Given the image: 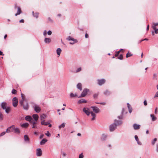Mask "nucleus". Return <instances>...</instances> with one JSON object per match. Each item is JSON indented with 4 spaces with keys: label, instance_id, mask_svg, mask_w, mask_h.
Instances as JSON below:
<instances>
[{
    "label": "nucleus",
    "instance_id": "1",
    "mask_svg": "<svg viewBox=\"0 0 158 158\" xmlns=\"http://www.w3.org/2000/svg\"><path fill=\"white\" fill-rule=\"evenodd\" d=\"M21 95L22 100L19 101V103L21 106H23V108L24 110H27L29 108L28 103L26 101L24 95L21 94Z\"/></svg>",
    "mask_w": 158,
    "mask_h": 158
},
{
    "label": "nucleus",
    "instance_id": "2",
    "mask_svg": "<svg viewBox=\"0 0 158 158\" xmlns=\"http://www.w3.org/2000/svg\"><path fill=\"white\" fill-rule=\"evenodd\" d=\"M1 107L4 110H5V112L7 113H8L10 110V108L9 107H7V103L5 102H2L1 104Z\"/></svg>",
    "mask_w": 158,
    "mask_h": 158
},
{
    "label": "nucleus",
    "instance_id": "3",
    "mask_svg": "<svg viewBox=\"0 0 158 158\" xmlns=\"http://www.w3.org/2000/svg\"><path fill=\"white\" fill-rule=\"evenodd\" d=\"M67 40L69 41H73V42H70L69 44H73L77 42V40L74 39L70 36H69L67 38Z\"/></svg>",
    "mask_w": 158,
    "mask_h": 158
},
{
    "label": "nucleus",
    "instance_id": "4",
    "mask_svg": "<svg viewBox=\"0 0 158 158\" xmlns=\"http://www.w3.org/2000/svg\"><path fill=\"white\" fill-rule=\"evenodd\" d=\"M12 104L13 106L15 107H16L18 104V99L16 97H14L12 99Z\"/></svg>",
    "mask_w": 158,
    "mask_h": 158
},
{
    "label": "nucleus",
    "instance_id": "5",
    "mask_svg": "<svg viewBox=\"0 0 158 158\" xmlns=\"http://www.w3.org/2000/svg\"><path fill=\"white\" fill-rule=\"evenodd\" d=\"M89 91V90L88 89H85L83 90L79 97H85L87 94V92Z\"/></svg>",
    "mask_w": 158,
    "mask_h": 158
},
{
    "label": "nucleus",
    "instance_id": "6",
    "mask_svg": "<svg viewBox=\"0 0 158 158\" xmlns=\"http://www.w3.org/2000/svg\"><path fill=\"white\" fill-rule=\"evenodd\" d=\"M116 127V125L115 124H112L110 126V131H114Z\"/></svg>",
    "mask_w": 158,
    "mask_h": 158
},
{
    "label": "nucleus",
    "instance_id": "7",
    "mask_svg": "<svg viewBox=\"0 0 158 158\" xmlns=\"http://www.w3.org/2000/svg\"><path fill=\"white\" fill-rule=\"evenodd\" d=\"M36 155L38 156H40L42 155V151L40 148H38L36 149Z\"/></svg>",
    "mask_w": 158,
    "mask_h": 158
},
{
    "label": "nucleus",
    "instance_id": "8",
    "mask_svg": "<svg viewBox=\"0 0 158 158\" xmlns=\"http://www.w3.org/2000/svg\"><path fill=\"white\" fill-rule=\"evenodd\" d=\"M83 111L87 115H89L90 112L89 111V109L84 107L83 109Z\"/></svg>",
    "mask_w": 158,
    "mask_h": 158
},
{
    "label": "nucleus",
    "instance_id": "9",
    "mask_svg": "<svg viewBox=\"0 0 158 158\" xmlns=\"http://www.w3.org/2000/svg\"><path fill=\"white\" fill-rule=\"evenodd\" d=\"M34 108L35 110L37 113H39L40 111V107L37 105H35L34 106Z\"/></svg>",
    "mask_w": 158,
    "mask_h": 158
},
{
    "label": "nucleus",
    "instance_id": "10",
    "mask_svg": "<svg viewBox=\"0 0 158 158\" xmlns=\"http://www.w3.org/2000/svg\"><path fill=\"white\" fill-rule=\"evenodd\" d=\"M14 125H12L8 128L7 129L6 131L7 132H12L14 131Z\"/></svg>",
    "mask_w": 158,
    "mask_h": 158
},
{
    "label": "nucleus",
    "instance_id": "11",
    "mask_svg": "<svg viewBox=\"0 0 158 158\" xmlns=\"http://www.w3.org/2000/svg\"><path fill=\"white\" fill-rule=\"evenodd\" d=\"M91 108H92L93 111L96 113H98L99 111V109L96 106H92Z\"/></svg>",
    "mask_w": 158,
    "mask_h": 158
},
{
    "label": "nucleus",
    "instance_id": "12",
    "mask_svg": "<svg viewBox=\"0 0 158 158\" xmlns=\"http://www.w3.org/2000/svg\"><path fill=\"white\" fill-rule=\"evenodd\" d=\"M98 84L100 85H101L104 84L105 82V80L104 79L98 80Z\"/></svg>",
    "mask_w": 158,
    "mask_h": 158
},
{
    "label": "nucleus",
    "instance_id": "13",
    "mask_svg": "<svg viewBox=\"0 0 158 158\" xmlns=\"http://www.w3.org/2000/svg\"><path fill=\"white\" fill-rule=\"evenodd\" d=\"M140 125H138L137 124H134L133 125V127L134 129L138 130L139 129Z\"/></svg>",
    "mask_w": 158,
    "mask_h": 158
},
{
    "label": "nucleus",
    "instance_id": "14",
    "mask_svg": "<svg viewBox=\"0 0 158 158\" xmlns=\"http://www.w3.org/2000/svg\"><path fill=\"white\" fill-rule=\"evenodd\" d=\"M25 119L27 121H28L30 122H31V120H32V118L31 116H29V115H27V116L25 117Z\"/></svg>",
    "mask_w": 158,
    "mask_h": 158
},
{
    "label": "nucleus",
    "instance_id": "15",
    "mask_svg": "<svg viewBox=\"0 0 158 158\" xmlns=\"http://www.w3.org/2000/svg\"><path fill=\"white\" fill-rule=\"evenodd\" d=\"M32 117L35 121H38V120L39 118V116L37 114H33V115H32Z\"/></svg>",
    "mask_w": 158,
    "mask_h": 158
},
{
    "label": "nucleus",
    "instance_id": "16",
    "mask_svg": "<svg viewBox=\"0 0 158 158\" xmlns=\"http://www.w3.org/2000/svg\"><path fill=\"white\" fill-rule=\"evenodd\" d=\"M87 102V101L83 99H81L79 100L78 101V103L79 104H81V103H85Z\"/></svg>",
    "mask_w": 158,
    "mask_h": 158
},
{
    "label": "nucleus",
    "instance_id": "17",
    "mask_svg": "<svg viewBox=\"0 0 158 158\" xmlns=\"http://www.w3.org/2000/svg\"><path fill=\"white\" fill-rule=\"evenodd\" d=\"M150 117L152 118V120L153 121L156 120L157 119L156 117L153 114H150Z\"/></svg>",
    "mask_w": 158,
    "mask_h": 158
},
{
    "label": "nucleus",
    "instance_id": "18",
    "mask_svg": "<svg viewBox=\"0 0 158 158\" xmlns=\"http://www.w3.org/2000/svg\"><path fill=\"white\" fill-rule=\"evenodd\" d=\"M61 52V50L60 48H58L56 50V53L57 55L58 56V57L60 55V53Z\"/></svg>",
    "mask_w": 158,
    "mask_h": 158
},
{
    "label": "nucleus",
    "instance_id": "19",
    "mask_svg": "<svg viewBox=\"0 0 158 158\" xmlns=\"http://www.w3.org/2000/svg\"><path fill=\"white\" fill-rule=\"evenodd\" d=\"M14 132L16 133H20V130L19 128H15V126H14Z\"/></svg>",
    "mask_w": 158,
    "mask_h": 158
},
{
    "label": "nucleus",
    "instance_id": "20",
    "mask_svg": "<svg viewBox=\"0 0 158 158\" xmlns=\"http://www.w3.org/2000/svg\"><path fill=\"white\" fill-rule=\"evenodd\" d=\"M91 116L92 117V118H91L92 120H94L95 119V118L96 117V114H94L93 112H90Z\"/></svg>",
    "mask_w": 158,
    "mask_h": 158
},
{
    "label": "nucleus",
    "instance_id": "21",
    "mask_svg": "<svg viewBox=\"0 0 158 158\" xmlns=\"http://www.w3.org/2000/svg\"><path fill=\"white\" fill-rule=\"evenodd\" d=\"M47 141V140L46 139H43L40 142V144L41 145L44 144Z\"/></svg>",
    "mask_w": 158,
    "mask_h": 158
},
{
    "label": "nucleus",
    "instance_id": "22",
    "mask_svg": "<svg viewBox=\"0 0 158 158\" xmlns=\"http://www.w3.org/2000/svg\"><path fill=\"white\" fill-rule=\"evenodd\" d=\"M24 140L25 141L29 142V139L27 135H24Z\"/></svg>",
    "mask_w": 158,
    "mask_h": 158
},
{
    "label": "nucleus",
    "instance_id": "23",
    "mask_svg": "<svg viewBox=\"0 0 158 158\" xmlns=\"http://www.w3.org/2000/svg\"><path fill=\"white\" fill-rule=\"evenodd\" d=\"M41 123L42 125H44L46 126L47 125L49 124V123L48 122H45L44 120L41 121Z\"/></svg>",
    "mask_w": 158,
    "mask_h": 158
},
{
    "label": "nucleus",
    "instance_id": "24",
    "mask_svg": "<svg viewBox=\"0 0 158 158\" xmlns=\"http://www.w3.org/2000/svg\"><path fill=\"white\" fill-rule=\"evenodd\" d=\"M51 41V39L49 38H46L44 39V42L46 43H49Z\"/></svg>",
    "mask_w": 158,
    "mask_h": 158
},
{
    "label": "nucleus",
    "instance_id": "25",
    "mask_svg": "<svg viewBox=\"0 0 158 158\" xmlns=\"http://www.w3.org/2000/svg\"><path fill=\"white\" fill-rule=\"evenodd\" d=\"M46 115L44 114H43L40 116V119L42 121L44 120V119L46 118Z\"/></svg>",
    "mask_w": 158,
    "mask_h": 158
},
{
    "label": "nucleus",
    "instance_id": "26",
    "mask_svg": "<svg viewBox=\"0 0 158 158\" xmlns=\"http://www.w3.org/2000/svg\"><path fill=\"white\" fill-rule=\"evenodd\" d=\"M77 88L80 90H82V85L80 83H78L77 85Z\"/></svg>",
    "mask_w": 158,
    "mask_h": 158
},
{
    "label": "nucleus",
    "instance_id": "27",
    "mask_svg": "<svg viewBox=\"0 0 158 158\" xmlns=\"http://www.w3.org/2000/svg\"><path fill=\"white\" fill-rule=\"evenodd\" d=\"M122 123V122L120 121H118L116 120H115V124L117 125H121Z\"/></svg>",
    "mask_w": 158,
    "mask_h": 158
},
{
    "label": "nucleus",
    "instance_id": "28",
    "mask_svg": "<svg viewBox=\"0 0 158 158\" xmlns=\"http://www.w3.org/2000/svg\"><path fill=\"white\" fill-rule=\"evenodd\" d=\"M21 12V9L19 7L18 8V11L17 13L15 14V16H17L18 15H19Z\"/></svg>",
    "mask_w": 158,
    "mask_h": 158
},
{
    "label": "nucleus",
    "instance_id": "29",
    "mask_svg": "<svg viewBox=\"0 0 158 158\" xmlns=\"http://www.w3.org/2000/svg\"><path fill=\"white\" fill-rule=\"evenodd\" d=\"M28 123H25L21 125L22 127H27L28 126Z\"/></svg>",
    "mask_w": 158,
    "mask_h": 158
},
{
    "label": "nucleus",
    "instance_id": "30",
    "mask_svg": "<svg viewBox=\"0 0 158 158\" xmlns=\"http://www.w3.org/2000/svg\"><path fill=\"white\" fill-rule=\"evenodd\" d=\"M32 14L33 15V16L35 17H36V18H38V15L39 14L38 13H35V14H34V12L33 11L32 12Z\"/></svg>",
    "mask_w": 158,
    "mask_h": 158
},
{
    "label": "nucleus",
    "instance_id": "31",
    "mask_svg": "<svg viewBox=\"0 0 158 158\" xmlns=\"http://www.w3.org/2000/svg\"><path fill=\"white\" fill-rule=\"evenodd\" d=\"M65 126V123H63L61 125L59 126V129H61V128H64Z\"/></svg>",
    "mask_w": 158,
    "mask_h": 158
},
{
    "label": "nucleus",
    "instance_id": "32",
    "mask_svg": "<svg viewBox=\"0 0 158 158\" xmlns=\"http://www.w3.org/2000/svg\"><path fill=\"white\" fill-rule=\"evenodd\" d=\"M153 25L152 26V27L153 29H155L156 26L158 25V23H153Z\"/></svg>",
    "mask_w": 158,
    "mask_h": 158
},
{
    "label": "nucleus",
    "instance_id": "33",
    "mask_svg": "<svg viewBox=\"0 0 158 158\" xmlns=\"http://www.w3.org/2000/svg\"><path fill=\"white\" fill-rule=\"evenodd\" d=\"M104 94L106 95H109L110 94V92L107 90H106L104 92Z\"/></svg>",
    "mask_w": 158,
    "mask_h": 158
},
{
    "label": "nucleus",
    "instance_id": "34",
    "mask_svg": "<svg viewBox=\"0 0 158 158\" xmlns=\"http://www.w3.org/2000/svg\"><path fill=\"white\" fill-rule=\"evenodd\" d=\"M37 121H33V119L31 120L30 123L33 124V125H35L37 124Z\"/></svg>",
    "mask_w": 158,
    "mask_h": 158
},
{
    "label": "nucleus",
    "instance_id": "35",
    "mask_svg": "<svg viewBox=\"0 0 158 158\" xmlns=\"http://www.w3.org/2000/svg\"><path fill=\"white\" fill-rule=\"evenodd\" d=\"M132 55V54H131V53H129L128 52L126 54V57L127 58L128 57L131 56Z\"/></svg>",
    "mask_w": 158,
    "mask_h": 158
},
{
    "label": "nucleus",
    "instance_id": "36",
    "mask_svg": "<svg viewBox=\"0 0 158 158\" xmlns=\"http://www.w3.org/2000/svg\"><path fill=\"white\" fill-rule=\"evenodd\" d=\"M157 75L156 74L154 73V74H153V79H155V80H156L157 79Z\"/></svg>",
    "mask_w": 158,
    "mask_h": 158
},
{
    "label": "nucleus",
    "instance_id": "37",
    "mask_svg": "<svg viewBox=\"0 0 158 158\" xmlns=\"http://www.w3.org/2000/svg\"><path fill=\"white\" fill-rule=\"evenodd\" d=\"M81 70V68L80 67L77 68L76 71V73H77L80 72Z\"/></svg>",
    "mask_w": 158,
    "mask_h": 158
},
{
    "label": "nucleus",
    "instance_id": "38",
    "mask_svg": "<svg viewBox=\"0 0 158 158\" xmlns=\"http://www.w3.org/2000/svg\"><path fill=\"white\" fill-rule=\"evenodd\" d=\"M3 119V115L1 112H0V120H2Z\"/></svg>",
    "mask_w": 158,
    "mask_h": 158
},
{
    "label": "nucleus",
    "instance_id": "39",
    "mask_svg": "<svg viewBox=\"0 0 158 158\" xmlns=\"http://www.w3.org/2000/svg\"><path fill=\"white\" fill-rule=\"evenodd\" d=\"M156 140L157 139L156 138H155L153 140V141L152 142V144L153 145H154L155 144Z\"/></svg>",
    "mask_w": 158,
    "mask_h": 158
},
{
    "label": "nucleus",
    "instance_id": "40",
    "mask_svg": "<svg viewBox=\"0 0 158 158\" xmlns=\"http://www.w3.org/2000/svg\"><path fill=\"white\" fill-rule=\"evenodd\" d=\"M77 96V95L76 94H73L72 93H71L70 94V96L71 97H75V96Z\"/></svg>",
    "mask_w": 158,
    "mask_h": 158
},
{
    "label": "nucleus",
    "instance_id": "41",
    "mask_svg": "<svg viewBox=\"0 0 158 158\" xmlns=\"http://www.w3.org/2000/svg\"><path fill=\"white\" fill-rule=\"evenodd\" d=\"M17 91L14 89H13L12 91V93L13 94H15L16 93Z\"/></svg>",
    "mask_w": 158,
    "mask_h": 158
},
{
    "label": "nucleus",
    "instance_id": "42",
    "mask_svg": "<svg viewBox=\"0 0 158 158\" xmlns=\"http://www.w3.org/2000/svg\"><path fill=\"white\" fill-rule=\"evenodd\" d=\"M45 135L48 137H49L51 135V134L50 133V132L48 131H47V133L45 134Z\"/></svg>",
    "mask_w": 158,
    "mask_h": 158
},
{
    "label": "nucleus",
    "instance_id": "43",
    "mask_svg": "<svg viewBox=\"0 0 158 158\" xmlns=\"http://www.w3.org/2000/svg\"><path fill=\"white\" fill-rule=\"evenodd\" d=\"M123 56L122 55H120V56L118 57V58L120 60H122L123 59Z\"/></svg>",
    "mask_w": 158,
    "mask_h": 158
},
{
    "label": "nucleus",
    "instance_id": "44",
    "mask_svg": "<svg viewBox=\"0 0 158 158\" xmlns=\"http://www.w3.org/2000/svg\"><path fill=\"white\" fill-rule=\"evenodd\" d=\"M5 133H6L5 131H4V132H2L0 134V136H2L4 135L5 134Z\"/></svg>",
    "mask_w": 158,
    "mask_h": 158
},
{
    "label": "nucleus",
    "instance_id": "45",
    "mask_svg": "<svg viewBox=\"0 0 158 158\" xmlns=\"http://www.w3.org/2000/svg\"><path fill=\"white\" fill-rule=\"evenodd\" d=\"M106 137V136L105 135H103L102 136V139H105Z\"/></svg>",
    "mask_w": 158,
    "mask_h": 158
},
{
    "label": "nucleus",
    "instance_id": "46",
    "mask_svg": "<svg viewBox=\"0 0 158 158\" xmlns=\"http://www.w3.org/2000/svg\"><path fill=\"white\" fill-rule=\"evenodd\" d=\"M120 52V50L118 51V52H117L116 54H115V57H116L117 56H118V54H119V52Z\"/></svg>",
    "mask_w": 158,
    "mask_h": 158
},
{
    "label": "nucleus",
    "instance_id": "47",
    "mask_svg": "<svg viewBox=\"0 0 158 158\" xmlns=\"http://www.w3.org/2000/svg\"><path fill=\"white\" fill-rule=\"evenodd\" d=\"M158 97V91L155 94L154 98Z\"/></svg>",
    "mask_w": 158,
    "mask_h": 158
},
{
    "label": "nucleus",
    "instance_id": "48",
    "mask_svg": "<svg viewBox=\"0 0 158 158\" xmlns=\"http://www.w3.org/2000/svg\"><path fill=\"white\" fill-rule=\"evenodd\" d=\"M155 30V32L156 34H157L158 33V29H156V27L155 29H153Z\"/></svg>",
    "mask_w": 158,
    "mask_h": 158
},
{
    "label": "nucleus",
    "instance_id": "49",
    "mask_svg": "<svg viewBox=\"0 0 158 158\" xmlns=\"http://www.w3.org/2000/svg\"><path fill=\"white\" fill-rule=\"evenodd\" d=\"M83 155L82 153H81V154H80L79 158H83Z\"/></svg>",
    "mask_w": 158,
    "mask_h": 158
},
{
    "label": "nucleus",
    "instance_id": "50",
    "mask_svg": "<svg viewBox=\"0 0 158 158\" xmlns=\"http://www.w3.org/2000/svg\"><path fill=\"white\" fill-rule=\"evenodd\" d=\"M130 113H131L132 111V109L131 107L128 109Z\"/></svg>",
    "mask_w": 158,
    "mask_h": 158
},
{
    "label": "nucleus",
    "instance_id": "51",
    "mask_svg": "<svg viewBox=\"0 0 158 158\" xmlns=\"http://www.w3.org/2000/svg\"><path fill=\"white\" fill-rule=\"evenodd\" d=\"M135 139L137 141H138L139 140L138 136L137 135H135Z\"/></svg>",
    "mask_w": 158,
    "mask_h": 158
},
{
    "label": "nucleus",
    "instance_id": "52",
    "mask_svg": "<svg viewBox=\"0 0 158 158\" xmlns=\"http://www.w3.org/2000/svg\"><path fill=\"white\" fill-rule=\"evenodd\" d=\"M52 33V31H49L48 32V35H51Z\"/></svg>",
    "mask_w": 158,
    "mask_h": 158
},
{
    "label": "nucleus",
    "instance_id": "53",
    "mask_svg": "<svg viewBox=\"0 0 158 158\" xmlns=\"http://www.w3.org/2000/svg\"><path fill=\"white\" fill-rule=\"evenodd\" d=\"M145 106H146L147 105V103L146 100H144L143 102Z\"/></svg>",
    "mask_w": 158,
    "mask_h": 158
},
{
    "label": "nucleus",
    "instance_id": "54",
    "mask_svg": "<svg viewBox=\"0 0 158 158\" xmlns=\"http://www.w3.org/2000/svg\"><path fill=\"white\" fill-rule=\"evenodd\" d=\"M157 108L156 107V108L155 110V113L156 114L157 113Z\"/></svg>",
    "mask_w": 158,
    "mask_h": 158
},
{
    "label": "nucleus",
    "instance_id": "55",
    "mask_svg": "<svg viewBox=\"0 0 158 158\" xmlns=\"http://www.w3.org/2000/svg\"><path fill=\"white\" fill-rule=\"evenodd\" d=\"M127 107H128V109L130 108H131V105H130V104L129 103H127Z\"/></svg>",
    "mask_w": 158,
    "mask_h": 158
},
{
    "label": "nucleus",
    "instance_id": "56",
    "mask_svg": "<svg viewBox=\"0 0 158 158\" xmlns=\"http://www.w3.org/2000/svg\"><path fill=\"white\" fill-rule=\"evenodd\" d=\"M44 136V135L43 134H42V135H41L40 136V139H42V138H43Z\"/></svg>",
    "mask_w": 158,
    "mask_h": 158
},
{
    "label": "nucleus",
    "instance_id": "57",
    "mask_svg": "<svg viewBox=\"0 0 158 158\" xmlns=\"http://www.w3.org/2000/svg\"><path fill=\"white\" fill-rule=\"evenodd\" d=\"M32 128H37V126L36 125H33V126H32Z\"/></svg>",
    "mask_w": 158,
    "mask_h": 158
},
{
    "label": "nucleus",
    "instance_id": "58",
    "mask_svg": "<svg viewBox=\"0 0 158 158\" xmlns=\"http://www.w3.org/2000/svg\"><path fill=\"white\" fill-rule=\"evenodd\" d=\"M20 23H24V20L23 19H21L19 21Z\"/></svg>",
    "mask_w": 158,
    "mask_h": 158
},
{
    "label": "nucleus",
    "instance_id": "59",
    "mask_svg": "<svg viewBox=\"0 0 158 158\" xmlns=\"http://www.w3.org/2000/svg\"><path fill=\"white\" fill-rule=\"evenodd\" d=\"M98 94H95L94 96V98H96L97 96H98Z\"/></svg>",
    "mask_w": 158,
    "mask_h": 158
},
{
    "label": "nucleus",
    "instance_id": "60",
    "mask_svg": "<svg viewBox=\"0 0 158 158\" xmlns=\"http://www.w3.org/2000/svg\"><path fill=\"white\" fill-rule=\"evenodd\" d=\"M137 143H138V144H139V145H140L141 144V143L139 141V140H138V141H137Z\"/></svg>",
    "mask_w": 158,
    "mask_h": 158
},
{
    "label": "nucleus",
    "instance_id": "61",
    "mask_svg": "<svg viewBox=\"0 0 158 158\" xmlns=\"http://www.w3.org/2000/svg\"><path fill=\"white\" fill-rule=\"evenodd\" d=\"M88 35L87 33H86L85 34V38H88Z\"/></svg>",
    "mask_w": 158,
    "mask_h": 158
},
{
    "label": "nucleus",
    "instance_id": "62",
    "mask_svg": "<svg viewBox=\"0 0 158 158\" xmlns=\"http://www.w3.org/2000/svg\"><path fill=\"white\" fill-rule=\"evenodd\" d=\"M149 25H148L147 26V31L148 30H149Z\"/></svg>",
    "mask_w": 158,
    "mask_h": 158
},
{
    "label": "nucleus",
    "instance_id": "63",
    "mask_svg": "<svg viewBox=\"0 0 158 158\" xmlns=\"http://www.w3.org/2000/svg\"><path fill=\"white\" fill-rule=\"evenodd\" d=\"M44 35H46V31H44Z\"/></svg>",
    "mask_w": 158,
    "mask_h": 158
},
{
    "label": "nucleus",
    "instance_id": "64",
    "mask_svg": "<svg viewBox=\"0 0 158 158\" xmlns=\"http://www.w3.org/2000/svg\"><path fill=\"white\" fill-rule=\"evenodd\" d=\"M0 55H3V52L0 51Z\"/></svg>",
    "mask_w": 158,
    "mask_h": 158
}]
</instances>
